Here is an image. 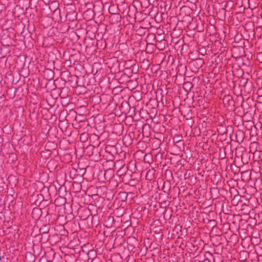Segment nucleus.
Masks as SVG:
<instances>
[{"label": "nucleus", "instance_id": "nucleus-4", "mask_svg": "<svg viewBox=\"0 0 262 262\" xmlns=\"http://www.w3.org/2000/svg\"><path fill=\"white\" fill-rule=\"evenodd\" d=\"M56 12H57V13H59L60 11H59V10H56L54 11V13H56Z\"/></svg>", "mask_w": 262, "mask_h": 262}, {"label": "nucleus", "instance_id": "nucleus-6", "mask_svg": "<svg viewBox=\"0 0 262 262\" xmlns=\"http://www.w3.org/2000/svg\"><path fill=\"white\" fill-rule=\"evenodd\" d=\"M207 253L208 254H209V255H211V254L210 252H207Z\"/></svg>", "mask_w": 262, "mask_h": 262}, {"label": "nucleus", "instance_id": "nucleus-1", "mask_svg": "<svg viewBox=\"0 0 262 262\" xmlns=\"http://www.w3.org/2000/svg\"><path fill=\"white\" fill-rule=\"evenodd\" d=\"M209 24L213 26L215 23L216 21L214 19V17H213L212 19L210 18L209 20Z\"/></svg>", "mask_w": 262, "mask_h": 262}, {"label": "nucleus", "instance_id": "nucleus-5", "mask_svg": "<svg viewBox=\"0 0 262 262\" xmlns=\"http://www.w3.org/2000/svg\"><path fill=\"white\" fill-rule=\"evenodd\" d=\"M131 18H132L134 19H135V20L136 21V18H137V17H131Z\"/></svg>", "mask_w": 262, "mask_h": 262}, {"label": "nucleus", "instance_id": "nucleus-3", "mask_svg": "<svg viewBox=\"0 0 262 262\" xmlns=\"http://www.w3.org/2000/svg\"><path fill=\"white\" fill-rule=\"evenodd\" d=\"M117 20L116 21H121V17H117Z\"/></svg>", "mask_w": 262, "mask_h": 262}, {"label": "nucleus", "instance_id": "nucleus-2", "mask_svg": "<svg viewBox=\"0 0 262 262\" xmlns=\"http://www.w3.org/2000/svg\"><path fill=\"white\" fill-rule=\"evenodd\" d=\"M162 17H151L152 19H155L156 21H161L162 20Z\"/></svg>", "mask_w": 262, "mask_h": 262}, {"label": "nucleus", "instance_id": "nucleus-7", "mask_svg": "<svg viewBox=\"0 0 262 262\" xmlns=\"http://www.w3.org/2000/svg\"><path fill=\"white\" fill-rule=\"evenodd\" d=\"M62 17H60V19L61 20L62 19Z\"/></svg>", "mask_w": 262, "mask_h": 262}]
</instances>
